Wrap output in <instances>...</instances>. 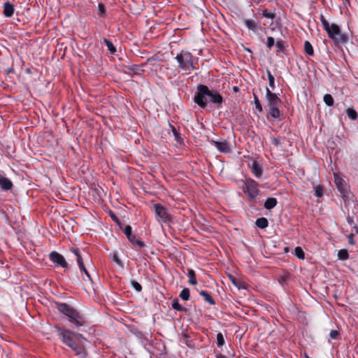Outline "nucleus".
<instances>
[{
  "label": "nucleus",
  "mask_w": 358,
  "mask_h": 358,
  "mask_svg": "<svg viewBox=\"0 0 358 358\" xmlns=\"http://www.w3.org/2000/svg\"><path fill=\"white\" fill-rule=\"evenodd\" d=\"M60 340L69 346L80 358H85V350L86 339L80 334H76L68 329H58Z\"/></svg>",
  "instance_id": "nucleus-1"
},
{
  "label": "nucleus",
  "mask_w": 358,
  "mask_h": 358,
  "mask_svg": "<svg viewBox=\"0 0 358 358\" xmlns=\"http://www.w3.org/2000/svg\"><path fill=\"white\" fill-rule=\"evenodd\" d=\"M194 100L200 107L205 108L208 101L220 104L222 97L217 92L210 91L206 86L199 85Z\"/></svg>",
  "instance_id": "nucleus-2"
},
{
  "label": "nucleus",
  "mask_w": 358,
  "mask_h": 358,
  "mask_svg": "<svg viewBox=\"0 0 358 358\" xmlns=\"http://www.w3.org/2000/svg\"><path fill=\"white\" fill-rule=\"evenodd\" d=\"M320 20L325 31L327 32L330 38L336 43H345L348 41V37L341 34L339 27L336 24H329L324 17L321 15Z\"/></svg>",
  "instance_id": "nucleus-3"
},
{
  "label": "nucleus",
  "mask_w": 358,
  "mask_h": 358,
  "mask_svg": "<svg viewBox=\"0 0 358 358\" xmlns=\"http://www.w3.org/2000/svg\"><path fill=\"white\" fill-rule=\"evenodd\" d=\"M59 312L69 317L71 322H73L77 327L83 326L84 322L79 313L66 303H58L57 305Z\"/></svg>",
  "instance_id": "nucleus-4"
},
{
  "label": "nucleus",
  "mask_w": 358,
  "mask_h": 358,
  "mask_svg": "<svg viewBox=\"0 0 358 358\" xmlns=\"http://www.w3.org/2000/svg\"><path fill=\"white\" fill-rule=\"evenodd\" d=\"M176 59L182 69L190 71L195 69L193 65L192 55L190 52L182 51L176 56Z\"/></svg>",
  "instance_id": "nucleus-5"
},
{
  "label": "nucleus",
  "mask_w": 358,
  "mask_h": 358,
  "mask_svg": "<svg viewBox=\"0 0 358 358\" xmlns=\"http://www.w3.org/2000/svg\"><path fill=\"white\" fill-rule=\"evenodd\" d=\"M245 188L250 199L259 194L258 184L252 179H246L244 181Z\"/></svg>",
  "instance_id": "nucleus-6"
},
{
  "label": "nucleus",
  "mask_w": 358,
  "mask_h": 358,
  "mask_svg": "<svg viewBox=\"0 0 358 358\" xmlns=\"http://www.w3.org/2000/svg\"><path fill=\"white\" fill-rule=\"evenodd\" d=\"M153 210L157 217V220L160 222H166L169 220V215L166 209L159 204H154Z\"/></svg>",
  "instance_id": "nucleus-7"
},
{
  "label": "nucleus",
  "mask_w": 358,
  "mask_h": 358,
  "mask_svg": "<svg viewBox=\"0 0 358 358\" xmlns=\"http://www.w3.org/2000/svg\"><path fill=\"white\" fill-rule=\"evenodd\" d=\"M50 258L54 263L57 264L63 268H66L68 266V264L66 262L64 257L56 252H52L50 255Z\"/></svg>",
  "instance_id": "nucleus-8"
},
{
  "label": "nucleus",
  "mask_w": 358,
  "mask_h": 358,
  "mask_svg": "<svg viewBox=\"0 0 358 358\" xmlns=\"http://www.w3.org/2000/svg\"><path fill=\"white\" fill-rule=\"evenodd\" d=\"M71 251L75 255L76 260L78 264L80 269L81 271H84L85 275H87V277L89 279H90V275L89 273L87 272V269L85 268V266L83 262V258H82L78 250L73 248L71 250Z\"/></svg>",
  "instance_id": "nucleus-9"
},
{
  "label": "nucleus",
  "mask_w": 358,
  "mask_h": 358,
  "mask_svg": "<svg viewBox=\"0 0 358 358\" xmlns=\"http://www.w3.org/2000/svg\"><path fill=\"white\" fill-rule=\"evenodd\" d=\"M266 99L271 107L277 106L280 102V99L278 96L275 93L271 92L268 87H266Z\"/></svg>",
  "instance_id": "nucleus-10"
},
{
  "label": "nucleus",
  "mask_w": 358,
  "mask_h": 358,
  "mask_svg": "<svg viewBox=\"0 0 358 358\" xmlns=\"http://www.w3.org/2000/svg\"><path fill=\"white\" fill-rule=\"evenodd\" d=\"M210 143L213 145L220 152H229V146L226 141H211Z\"/></svg>",
  "instance_id": "nucleus-11"
},
{
  "label": "nucleus",
  "mask_w": 358,
  "mask_h": 358,
  "mask_svg": "<svg viewBox=\"0 0 358 358\" xmlns=\"http://www.w3.org/2000/svg\"><path fill=\"white\" fill-rule=\"evenodd\" d=\"M334 182L338 190L343 193L345 191L346 184L345 180L341 178L337 173H334Z\"/></svg>",
  "instance_id": "nucleus-12"
},
{
  "label": "nucleus",
  "mask_w": 358,
  "mask_h": 358,
  "mask_svg": "<svg viewBox=\"0 0 358 358\" xmlns=\"http://www.w3.org/2000/svg\"><path fill=\"white\" fill-rule=\"evenodd\" d=\"M251 171L256 178H260L262 175V169L260 164L256 161H253L251 164Z\"/></svg>",
  "instance_id": "nucleus-13"
},
{
  "label": "nucleus",
  "mask_w": 358,
  "mask_h": 358,
  "mask_svg": "<svg viewBox=\"0 0 358 358\" xmlns=\"http://www.w3.org/2000/svg\"><path fill=\"white\" fill-rule=\"evenodd\" d=\"M12 182L11 181L3 176V175L0 174V187L4 189V190H8L11 189L12 187Z\"/></svg>",
  "instance_id": "nucleus-14"
},
{
  "label": "nucleus",
  "mask_w": 358,
  "mask_h": 358,
  "mask_svg": "<svg viewBox=\"0 0 358 358\" xmlns=\"http://www.w3.org/2000/svg\"><path fill=\"white\" fill-rule=\"evenodd\" d=\"M13 12H14V8L11 3L6 2L3 4V14L6 17L12 16L13 14Z\"/></svg>",
  "instance_id": "nucleus-15"
},
{
  "label": "nucleus",
  "mask_w": 358,
  "mask_h": 358,
  "mask_svg": "<svg viewBox=\"0 0 358 358\" xmlns=\"http://www.w3.org/2000/svg\"><path fill=\"white\" fill-rule=\"evenodd\" d=\"M244 23L245 25L248 27V29L253 31H256L257 29L260 27L259 24L252 20H245L244 21Z\"/></svg>",
  "instance_id": "nucleus-16"
},
{
  "label": "nucleus",
  "mask_w": 358,
  "mask_h": 358,
  "mask_svg": "<svg viewBox=\"0 0 358 358\" xmlns=\"http://www.w3.org/2000/svg\"><path fill=\"white\" fill-rule=\"evenodd\" d=\"M277 204V200L275 198H268L264 203V208L266 209H271Z\"/></svg>",
  "instance_id": "nucleus-17"
},
{
  "label": "nucleus",
  "mask_w": 358,
  "mask_h": 358,
  "mask_svg": "<svg viewBox=\"0 0 358 358\" xmlns=\"http://www.w3.org/2000/svg\"><path fill=\"white\" fill-rule=\"evenodd\" d=\"M188 282L191 285H196L197 280L196 279L195 272L192 269H189L187 271Z\"/></svg>",
  "instance_id": "nucleus-18"
},
{
  "label": "nucleus",
  "mask_w": 358,
  "mask_h": 358,
  "mask_svg": "<svg viewBox=\"0 0 358 358\" xmlns=\"http://www.w3.org/2000/svg\"><path fill=\"white\" fill-rule=\"evenodd\" d=\"M199 294L202 296L204 298V300L209 303L210 305H214L215 303L214 299L212 298V296L206 291H200Z\"/></svg>",
  "instance_id": "nucleus-19"
},
{
  "label": "nucleus",
  "mask_w": 358,
  "mask_h": 358,
  "mask_svg": "<svg viewBox=\"0 0 358 358\" xmlns=\"http://www.w3.org/2000/svg\"><path fill=\"white\" fill-rule=\"evenodd\" d=\"M278 119L280 117V110L277 106L271 107L268 113V117Z\"/></svg>",
  "instance_id": "nucleus-20"
},
{
  "label": "nucleus",
  "mask_w": 358,
  "mask_h": 358,
  "mask_svg": "<svg viewBox=\"0 0 358 358\" xmlns=\"http://www.w3.org/2000/svg\"><path fill=\"white\" fill-rule=\"evenodd\" d=\"M268 224V220L265 217L258 218L256 220V225L260 229L266 228Z\"/></svg>",
  "instance_id": "nucleus-21"
},
{
  "label": "nucleus",
  "mask_w": 358,
  "mask_h": 358,
  "mask_svg": "<svg viewBox=\"0 0 358 358\" xmlns=\"http://www.w3.org/2000/svg\"><path fill=\"white\" fill-rule=\"evenodd\" d=\"M304 50H305V52L310 56L313 55V52H314L313 48L310 42L306 41L304 43Z\"/></svg>",
  "instance_id": "nucleus-22"
},
{
  "label": "nucleus",
  "mask_w": 358,
  "mask_h": 358,
  "mask_svg": "<svg viewBox=\"0 0 358 358\" xmlns=\"http://www.w3.org/2000/svg\"><path fill=\"white\" fill-rule=\"evenodd\" d=\"M346 113L348 116L352 120H355L357 117V113L356 110L352 108H349L346 110Z\"/></svg>",
  "instance_id": "nucleus-23"
},
{
  "label": "nucleus",
  "mask_w": 358,
  "mask_h": 358,
  "mask_svg": "<svg viewBox=\"0 0 358 358\" xmlns=\"http://www.w3.org/2000/svg\"><path fill=\"white\" fill-rule=\"evenodd\" d=\"M180 297L183 300V301H187L189 300V289L188 288H184L180 294Z\"/></svg>",
  "instance_id": "nucleus-24"
},
{
  "label": "nucleus",
  "mask_w": 358,
  "mask_h": 358,
  "mask_svg": "<svg viewBox=\"0 0 358 358\" xmlns=\"http://www.w3.org/2000/svg\"><path fill=\"white\" fill-rule=\"evenodd\" d=\"M262 17L268 19H273L275 17V13L271 10H268L267 9L263 10L262 12Z\"/></svg>",
  "instance_id": "nucleus-25"
},
{
  "label": "nucleus",
  "mask_w": 358,
  "mask_h": 358,
  "mask_svg": "<svg viewBox=\"0 0 358 358\" xmlns=\"http://www.w3.org/2000/svg\"><path fill=\"white\" fill-rule=\"evenodd\" d=\"M323 100L328 106H331L334 104V99L331 94H325L324 96Z\"/></svg>",
  "instance_id": "nucleus-26"
},
{
  "label": "nucleus",
  "mask_w": 358,
  "mask_h": 358,
  "mask_svg": "<svg viewBox=\"0 0 358 358\" xmlns=\"http://www.w3.org/2000/svg\"><path fill=\"white\" fill-rule=\"evenodd\" d=\"M338 259L341 260H345L348 258V252L346 250H340L338 252Z\"/></svg>",
  "instance_id": "nucleus-27"
},
{
  "label": "nucleus",
  "mask_w": 358,
  "mask_h": 358,
  "mask_svg": "<svg viewBox=\"0 0 358 358\" xmlns=\"http://www.w3.org/2000/svg\"><path fill=\"white\" fill-rule=\"evenodd\" d=\"M104 43L106 45L107 48H108V50L110 51V52L111 53H115L116 52V49L115 48V46L113 45V44L112 43V42H110V41H108V39H104Z\"/></svg>",
  "instance_id": "nucleus-28"
},
{
  "label": "nucleus",
  "mask_w": 358,
  "mask_h": 358,
  "mask_svg": "<svg viewBox=\"0 0 358 358\" xmlns=\"http://www.w3.org/2000/svg\"><path fill=\"white\" fill-rule=\"evenodd\" d=\"M294 254L300 259H303L305 257L304 252H303V250L301 249V248H300V247H296L295 248Z\"/></svg>",
  "instance_id": "nucleus-29"
},
{
  "label": "nucleus",
  "mask_w": 358,
  "mask_h": 358,
  "mask_svg": "<svg viewBox=\"0 0 358 358\" xmlns=\"http://www.w3.org/2000/svg\"><path fill=\"white\" fill-rule=\"evenodd\" d=\"M98 14L101 17L106 16V8L103 3H99L98 5Z\"/></svg>",
  "instance_id": "nucleus-30"
},
{
  "label": "nucleus",
  "mask_w": 358,
  "mask_h": 358,
  "mask_svg": "<svg viewBox=\"0 0 358 358\" xmlns=\"http://www.w3.org/2000/svg\"><path fill=\"white\" fill-rule=\"evenodd\" d=\"M172 308L176 310L182 311L184 310L183 307L179 303L178 299H175L172 303Z\"/></svg>",
  "instance_id": "nucleus-31"
},
{
  "label": "nucleus",
  "mask_w": 358,
  "mask_h": 358,
  "mask_svg": "<svg viewBox=\"0 0 358 358\" xmlns=\"http://www.w3.org/2000/svg\"><path fill=\"white\" fill-rule=\"evenodd\" d=\"M315 195L319 198L322 196L323 189L320 185H317L315 187Z\"/></svg>",
  "instance_id": "nucleus-32"
},
{
  "label": "nucleus",
  "mask_w": 358,
  "mask_h": 358,
  "mask_svg": "<svg viewBox=\"0 0 358 358\" xmlns=\"http://www.w3.org/2000/svg\"><path fill=\"white\" fill-rule=\"evenodd\" d=\"M217 343L219 347H221L224 344V339L221 333H218L217 334Z\"/></svg>",
  "instance_id": "nucleus-33"
},
{
  "label": "nucleus",
  "mask_w": 358,
  "mask_h": 358,
  "mask_svg": "<svg viewBox=\"0 0 358 358\" xmlns=\"http://www.w3.org/2000/svg\"><path fill=\"white\" fill-rule=\"evenodd\" d=\"M131 285L137 292L141 291V285L138 282L132 280L131 281Z\"/></svg>",
  "instance_id": "nucleus-34"
},
{
  "label": "nucleus",
  "mask_w": 358,
  "mask_h": 358,
  "mask_svg": "<svg viewBox=\"0 0 358 358\" xmlns=\"http://www.w3.org/2000/svg\"><path fill=\"white\" fill-rule=\"evenodd\" d=\"M268 78L269 81V86L271 88H274V77L271 75L270 71H268Z\"/></svg>",
  "instance_id": "nucleus-35"
},
{
  "label": "nucleus",
  "mask_w": 358,
  "mask_h": 358,
  "mask_svg": "<svg viewBox=\"0 0 358 358\" xmlns=\"http://www.w3.org/2000/svg\"><path fill=\"white\" fill-rule=\"evenodd\" d=\"M339 336V331L337 330H331L329 334V336L331 339H337Z\"/></svg>",
  "instance_id": "nucleus-36"
},
{
  "label": "nucleus",
  "mask_w": 358,
  "mask_h": 358,
  "mask_svg": "<svg viewBox=\"0 0 358 358\" xmlns=\"http://www.w3.org/2000/svg\"><path fill=\"white\" fill-rule=\"evenodd\" d=\"M255 108L259 112H261L262 110V105H261V103H260L259 100L258 99V98L256 96H255Z\"/></svg>",
  "instance_id": "nucleus-37"
},
{
  "label": "nucleus",
  "mask_w": 358,
  "mask_h": 358,
  "mask_svg": "<svg viewBox=\"0 0 358 358\" xmlns=\"http://www.w3.org/2000/svg\"><path fill=\"white\" fill-rule=\"evenodd\" d=\"M124 234L127 235L129 239H131V227L130 226H127L124 229Z\"/></svg>",
  "instance_id": "nucleus-38"
},
{
  "label": "nucleus",
  "mask_w": 358,
  "mask_h": 358,
  "mask_svg": "<svg viewBox=\"0 0 358 358\" xmlns=\"http://www.w3.org/2000/svg\"><path fill=\"white\" fill-rule=\"evenodd\" d=\"M271 142L275 146H278L280 145V139L275 136L271 137Z\"/></svg>",
  "instance_id": "nucleus-39"
},
{
  "label": "nucleus",
  "mask_w": 358,
  "mask_h": 358,
  "mask_svg": "<svg viewBox=\"0 0 358 358\" xmlns=\"http://www.w3.org/2000/svg\"><path fill=\"white\" fill-rule=\"evenodd\" d=\"M275 43V41H274V39L273 38L269 36L267 38V46L268 48H271L272 47Z\"/></svg>",
  "instance_id": "nucleus-40"
},
{
  "label": "nucleus",
  "mask_w": 358,
  "mask_h": 358,
  "mask_svg": "<svg viewBox=\"0 0 358 358\" xmlns=\"http://www.w3.org/2000/svg\"><path fill=\"white\" fill-rule=\"evenodd\" d=\"M172 131L175 136L176 140L177 141H179V139H180L179 134L177 132L176 129L174 127L172 128Z\"/></svg>",
  "instance_id": "nucleus-41"
},
{
  "label": "nucleus",
  "mask_w": 358,
  "mask_h": 358,
  "mask_svg": "<svg viewBox=\"0 0 358 358\" xmlns=\"http://www.w3.org/2000/svg\"><path fill=\"white\" fill-rule=\"evenodd\" d=\"M113 260L116 262L117 264L120 265L121 261L120 260L117 254H113Z\"/></svg>",
  "instance_id": "nucleus-42"
},
{
  "label": "nucleus",
  "mask_w": 358,
  "mask_h": 358,
  "mask_svg": "<svg viewBox=\"0 0 358 358\" xmlns=\"http://www.w3.org/2000/svg\"><path fill=\"white\" fill-rule=\"evenodd\" d=\"M134 245H138V246H139L141 248H142V247H143L145 245L143 241H140V240H136L135 241Z\"/></svg>",
  "instance_id": "nucleus-43"
},
{
  "label": "nucleus",
  "mask_w": 358,
  "mask_h": 358,
  "mask_svg": "<svg viewBox=\"0 0 358 358\" xmlns=\"http://www.w3.org/2000/svg\"><path fill=\"white\" fill-rule=\"evenodd\" d=\"M353 236H354V235L352 234L348 235L349 243L351 245H354L355 244V241L353 240Z\"/></svg>",
  "instance_id": "nucleus-44"
},
{
  "label": "nucleus",
  "mask_w": 358,
  "mask_h": 358,
  "mask_svg": "<svg viewBox=\"0 0 358 358\" xmlns=\"http://www.w3.org/2000/svg\"><path fill=\"white\" fill-rule=\"evenodd\" d=\"M275 46H276V48H277V49H278V51H281V50H282V43H281L278 42V43H276V45H275Z\"/></svg>",
  "instance_id": "nucleus-45"
},
{
  "label": "nucleus",
  "mask_w": 358,
  "mask_h": 358,
  "mask_svg": "<svg viewBox=\"0 0 358 358\" xmlns=\"http://www.w3.org/2000/svg\"><path fill=\"white\" fill-rule=\"evenodd\" d=\"M131 241V242H132V243L134 245L135 243V241L137 240L136 239V238L134 236H131V239H129Z\"/></svg>",
  "instance_id": "nucleus-46"
},
{
  "label": "nucleus",
  "mask_w": 358,
  "mask_h": 358,
  "mask_svg": "<svg viewBox=\"0 0 358 358\" xmlns=\"http://www.w3.org/2000/svg\"><path fill=\"white\" fill-rule=\"evenodd\" d=\"M217 358H227L226 356L224 355H218L217 356Z\"/></svg>",
  "instance_id": "nucleus-47"
},
{
  "label": "nucleus",
  "mask_w": 358,
  "mask_h": 358,
  "mask_svg": "<svg viewBox=\"0 0 358 358\" xmlns=\"http://www.w3.org/2000/svg\"><path fill=\"white\" fill-rule=\"evenodd\" d=\"M231 281L234 283V285H235L236 286H238V285H237V283H236V282L234 278H231Z\"/></svg>",
  "instance_id": "nucleus-48"
},
{
  "label": "nucleus",
  "mask_w": 358,
  "mask_h": 358,
  "mask_svg": "<svg viewBox=\"0 0 358 358\" xmlns=\"http://www.w3.org/2000/svg\"><path fill=\"white\" fill-rule=\"evenodd\" d=\"M234 90L235 91H237V90H238V87H234Z\"/></svg>",
  "instance_id": "nucleus-49"
},
{
  "label": "nucleus",
  "mask_w": 358,
  "mask_h": 358,
  "mask_svg": "<svg viewBox=\"0 0 358 358\" xmlns=\"http://www.w3.org/2000/svg\"><path fill=\"white\" fill-rule=\"evenodd\" d=\"M306 358H310L308 356H306Z\"/></svg>",
  "instance_id": "nucleus-50"
}]
</instances>
